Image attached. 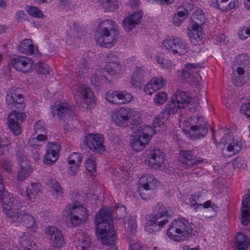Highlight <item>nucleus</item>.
<instances>
[{
	"label": "nucleus",
	"instance_id": "nucleus-53",
	"mask_svg": "<svg viewBox=\"0 0 250 250\" xmlns=\"http://www.w3.org/2000/svg\"><path fill=\"white\" fill-rule=\"evenodd\" d=\"M34 134L44 133V123L41 121L36 122L34 126Z\"/></svg>",
	"mask_w": 250,
	"mask_h": 250
},
{
	"label": "nucleus",
	"instance_id": "nucleus-24",
	"mask_svg": "<svg viewBox=\"0 0 250 250\" xmlns=\"http://www.w3.org/2000/svg\"><path fill=\"white\" fill-rule=\"evenodd\" d=\"M69 209H71L69 212L71 214L74 215H77L81 218L83 219V220H86L88 217V214L87 210L81 205L77 206L75 205H69L68 206Z\"/></svg>",
	"mask_w": 250,
	"mask_h": 250
},
{
	"label": "nucleus",
	"instance_id": "nucleus-46",
	"mask_svg": "<svg viewBox=\"0 0 250 250\" xmlns=\"http://www.w3.org/2000/svg\"><path fill=\"white\" fill-rule=\"evenodd\" d=\"M85 167L86 170L90 172L92 175H94L96 172V164L92 159L88 158L86 160Z\"/></svg>",
	"mask_w": 250,
	"mask_h": 250
},
{
	"label": "nucleus",
	"instance_id": "nucleus-30",
	"mask_svg": "<svg viewBox=\"0 0 250 250\" xmlns=\"http://www.w3.org/2000/svg\"><path fill=\"white\" fill-rule=\"evenodd\" d=\"M116 97V104H121L128 103L130 102L132 100V97L131 95L129 93H128L125 91H117Z\"/></svg>",
	"mask_w": 250,
	"mask_h": 250
},
{
	"label": "nucleus",
	"instance_id": "nucleus-5",
	"mask_svg": "<svg viewBox=\"0 0 250 250\" xmlns=\"http://www.w3.org/2000/svg\"><path fill=\"white\" fill-rule=\"evenodd\" d=\"M4 190L3 179L0 175V202H2L3 211L7 217L16 218L21 205L17 200L8 195Z\"/></svg>",
	"mask_w": 250,
	"mask_h": 250
},
{
	"label": "nucleus",
	"instance_id": "nucleus-25",
	"mask_svg": "<svg viewBox=\"0 0 250 250\" xmlns=\"http://www.w3.org/2000/svg\"><path fill=\"white\" fill-rule=\"evenodd\" d=\"M235 240L237 250H247L250 245L249 238L240 232L238 233Z\"/></svg>",
	"mask_w": 250,
	"mask_h": 250
},
{
	"label": "nucleus",
	"instance_id": "nucleus-10",
	"mask_svg": "<svg viewBox=\"0 0 250 250\" xmlns=\"http://www.w3.org/2000/svg\"><path fill=\"white\" fill-rule=\"evenodd\" d=\"M163 46L167 50H171L173 54L179 53L180 55L187 52V45L181 39H166L163 43Z\"/></svg>",
	"mask_w": 250,
	"mask_h": 250
},
{
	"label": "nucleus",
	"instance_id": "nucleus-31",
	"mask_svg": "<svg viewBox=\"0 0 250 250\" xmlns=\"http://www.w3.org/2000/svg\"><path fill=\"white\" fill-rule=\"evenodd\" d=\"M42 186L39 183H31L27 188L26 193L29 199H33L37 195L41 190Z\"/></svg>",
	"mask_w": 250,
	"mask_h": 250
},
{
	"label": "nucleus",
	"instance_id": "nucleus-57",
	"mask_svg": "<svg viewBox=\"0 0 250 250\" xmlns=\"http://www.w3.org/2000/svg\"><path fill=\"white\" fill-rule=\"evenodd\" d=\"M241 112L247 116L248 118H250V101L248 103L243 104L241 106Z\"/></svg>",
	"mask_w": 250,
	"mask_h": 250
},
{
	"label": "nucleus",
	"instance_id": "nucleus-54",
	"mask_svg": "<svg viewBox=\"0 0 250 250\" xmlns=\"http://www.w3.org/2000/svg\"><path fill=\"white\" fill-rule=\"evenodd\" d=\"M37 136L35 138H32L29 140L28 144L31 145L36 144L38 141H45L47 139V136L43 133H36Z\"/></svg>",
	"mask_w": 250,
	"mask_h": 250
},
{
	"label": "nucleus",
	"instance_id": "nucleus-35",
	"mask_svg": "<svg viewBox=\"0 0 250 250\" xmlns=\"http://www.w3.org/2000/svg\"><path fill=\"white\" fill-rule=\"evenodd\" d=\"M127 213L126 208L122 205L116 206L113 210V215L116 219H121L125 217Z\"/></svg>",
	"mask_w": 250,
	"mask_h": 250
},
{
	"label": "nucleus",
	"instance_id": "nucleus-22",
	"mask_svg": "<svg viewBox=\"0 0 250 250\" xmlns=\"http://www.w3.org/2000/svg\"><path fill=\"white\" fill-rule=\"evenodd\" d=\"M210 4L223 11H229L235 6V3L232 0H212Z\"/></svg>",
	"mask_w": 250,
	"mask_h": 250
},
{
	"label": "nucleus",
	"instance_id": "nucleus-33",
	"mask_svg": "<svg viewBox=\"0 0 250 250\" xmlns=\"http://www.w3.org/2000/svg\"><path fill=\"white\" fill-rule=\"evenodd\" d=\"M99 3L106 10L114 11L118 8L116 0H98Z\"/></svg>",
	"mask_w": 250,
	"mask_h": 250
},
{
	"label": "nucleus",
	"instance_id": "nucleus-11",
	"mask_svg": "<svg viewBox=\"0 0 250 250\" xmlns=\"http://www.w3.org/2000/svg\"><path fill=\"white\" fill-rule=\"evenodd\" d=\"M178 160L183 164L185 165L186 168L191 167L192 166L201 164L203 159L197 157L194 150H183L180 151Z\"/></svg>",
	"mask_w": 250,
	"mask_h": 250
},
{
	"label": "nucleus",
	"instance_id": "nucleus-7",
	"mask_svg": "<svg viewBox=\"0 0 250 250\" xmlns=\"http://www.w3.org/2000/svg\"><path fill=\"white\" fill-rule=\"evenodd\" d=\"M51 112L53 117L63 121L72 120L74 117L71 106L66 103H62L52 106Z\"/></svg>",
	"mask_w": 250,
	"mask_h": 250
},
{
	"label": "nucleus",
	"instance_id": "nucleus-18",
	"mask_svg": "<svg viewBox=\"0 0 250 250\" xmlns=\"http://www.w3.org/2000/svg\"><path fill=\"white\" fill-rule=\"evenodd\" d=\"M134 133L135 136H139L140 138L148 142L152 138L154 131V129L149 126L142 125L138 127Z\"/></svg>",
	"mask_w": 250,
	"mask_h": 250
},
{
	"label": "nucleus",
	"instance_id": "nucleus-34",
	"mask_svg": "<svg viewBox=\"0 0 250 250\" xmlns=\"http://www.w3.org/2000/svg\"><path fill=\"white\" fill-rule=\"evenodd\" d=\"M197 67V65L194 63L187 64L181 71V75L185 78H190L195 72V70ZM196 73H197L196 71Z\"/></svg>",
	"mask_w": 250,
	"mask_h": 250
},
{
	"label": "nucleus",
	"instance_id": "nucleus-47",
	"mask_svg": "<svg viewBox=\"0 0 250 250\" xmlns=\"http://www.w3.org/2000/svg\"><path fill=\"white\" fill-rule=\"evenodd\" d=\"M149 182H147L146 183L144 184L141 188L140 189V195L141 198L145 200H148L150 199L149 196H148L145 192H147L148 190L150 189L149 185L148 184Z\"/></svg>",
	"mask_w": 250,
	"mask_h": 250
},
{
	"label": "nucleus",
	"instance_id": "nucleus-48",
	"mask_svg": "<svg viewBox=\"0 0 250 250\" xmlns=\"http://www.w3.org/2000/svg\"><path fill=\"white\" fill-rule=\"evenodd\" d=\"M80 28L79 25L76 22H73L70 25V29L68 32V35L72 38H76L78 35Z\"/></svg>",
	"mask_w": 250,
	"mask_h": 250
},
{
	"label": "nucleus",
	"instance_id": "nucleus-15",
	"mask_svg": "<svg viewBox=\"0 0 250 250\" xmlns=\"http://www.w3.org/2000/svg\"><path fill=\"white\" fill-rule=\"evenodd\" d=\"M220 143L224 145H229L227 146V150L229 152L232 151L233 154L238 153L241 150L242 146L241 142H234L231 133L226 134L221 139Z\"/></svg>",
	"mask_w": 250,
	"mask_h": 250
},
{
	"label": "nucleus",
	"instance_id": "nucleus-27",
	"mask_svg": "<svg viewBox=\"0 0 250 250\" xmlns=\"http://www.w3.org/2000/svg\"><path fill=\"white\" fill-rule=\"evenodd\" d=\"M91 240L89 236L86 234H80L76 244L77 250H86L90 246Z\"/></svg>",
	"mask_w": 250,
	"mask_h": 250
},
{
	"label": "nucleus",
	"instance_id": "nucleus-3",
	"mask_svg": "<svg viewBox=\"0 0 250 250\" xmlns=\"http://www.w3.org/2000/svg\"><path fill=\"white\" fill-rule=\"evenodd\" d=\"M116 23L111 20H105L98 24L96 32L97 44L109 48L113 45L118 38Z\"/></svg>",
	"mask_w": 250,
	"mask_h": 250
},
{
	"label": "nucleus",
	"instance_id": "nucleus-23",
	"mask_svg": "<svg viewBox=\"0 0 250 250\" xmlns=\"http://www.w3.org/2000/svg\"><path fill=\"white\" fill-rule=\"evenodd\" d=\"M82 94L83 95V102L86 104L87 108L92 107L95 104V97L90 89L86 86H83Z\"/></svg>",
	"mask_w": 250,
	"mask_h": 250
},
{
	"label": "nucleus",
	"instance_id": "nucleus-20",
	"mask_svg": "<svg viewBox=\"0 0 250 250\" xmlns=\"http://www.w3.org/2000/svg\"><path fill=\"white\" fill-rule=\"evenodd\" d=\"M18 221L22 223L27 228H34L36 227V222L34 218L24 211L18 212V215L17 216Z\"/></svg>",
	"mask_w": 250,
	"mask_h": 250
},
{
	"label": "nucleus",
	"instance_id": "nucleus-49",
	"mask_svg": "<svg viewBox=\"0 0 250 250\" xmlns=\"http://www.w3.org/2000/svg\"><path fill=\"white\" fill-rule=\"evenodd\" d=\"M238 35L239 38L242 40L247 39L250 36V29L247 27H241L238 31Z\"/></svg>",
	"mask_w": 250,
	"mask_h": 250
},
{
	"label": "nucleus",
	"instance_id": "nucleus-36",
	"mask_svg": "<svg viewBox=\"0 0 250 250\" xmlns=\"http://www.w3.org/2000/svg\"><path fill=\"white\" fill-rule=\"evenodd\" d=\"M17 156L20 169L32 170L29 161L24 154L21 155L18 153Z\"/></svg>",
	"mask_w": 250,
	"mask_h": 250
},
{
	"label": "nucleus",
	"instance_id": "nucleus-13",
	"mask_svg": "<svg viewBox=\"0 0 250 250\" xmlns=\"http://www.w3.org/2000/svg\"><path fill=\"white\" fill-rule=\"evenodd\" d=\"M131 116L130 109L128 107H122L116 109L112 113V118L114 123L118 126H127Z\"/></svg>",
	"mask_w": 250,
	"mask_h": 250
},
{
	"label": "nucleus",
	"instance_id": "nucleus-58",
	"mask_svg": "<svg viewBox=\"0 0 250 250\" xmlns=\"http://www.w3.org/2000/svg\"><path fill=\"white\" fill-rule=\"evenodd\" d=\"M141 81L142 77L141 76H136V74H132L131 81L132 85L136 87H140Z\"/></svg>",
	"mask_w": 250,
	"mask_h": 250
},
{
	"label": "nucleus",
	"instance_id": "nucleus-26",
	"mask_svg": "<svg viewBox=\"0 0 250 250\" xmlns=\"http://www.w3.org/2000/svg\"><path fill=\"white\" fill-rule=\"evenodd\" d=\"M175 101L181 107H186L191 101V98L187 95L186 92L182 91H178L175 93Z\"/></svg>",
	"mask_w": 250,
	"mask_h": 250
},
{
	"label": "nucleus",
	"instance_id": "nucleus-45",
	"mask_svg": "<svg viewBox=\"0 0 250 250\" xmlns=\"http://www.w3.org/2000/svg\"><path fill=\"white\" fill-rule=\"evenodd\" d=\"M155 211L157 212L156 214L161 215V218L167 219V217L169 216V213L165 209L163 204L158 202L157 204L156 207L155 208Z\"/></svg>",
	"mask_w": 250,
	"mask_h": 250
},
{
	"label": "nucleus",
	"instance_id": "nucleus-64",
	"mask_svg": "<svg viewBox=\"0 0 250 250\" xmlns=\"http://www.w3.org/2000/svg\"><path fill=\"white\" fill-rule=\"evenodd\" d=\"M129 250H146L145 248L140 243L130 245Z\"/></svg>",
	"mask_w": 250,
	"mask_h": 250
},
{
	"label": "nucleus",
	"instance_id": "nucleus-16",
	"mask_svg": "<svg viewBox=\"0 0 250 250\" xmlns=\"http://www.w3.org/2000/svg\"><path fill=\"white\" fill-rule=\"evenodd\" d=\"M166 84V80L162 77H155L146 84L144 91L146 94L151 95L155 91L163 88Z\"/></svg>",
	"mask_w": 250,
	"mask_h": 250
},
{
	"label": "nucleus",
	"instance_id": "nucleus-63",
	"mask_svg": "<svg viewBox=\"0 0 250 250\" xmlns=\"http://www.w3.org/2000/svg\"><path fill=\"white\" fill-rule=\"evenodd\" d=\"M249 203H250V198L246 196L242 200L241 209H250V206L249 205Z\"/></svg>",
	"mask_w": 250,
	"mask_h": 250
},
{
	"label": "nucleus",
	"instance_id": "nucleus-6",
	"mask_svg": "<svg viewBox=\"0 0 250 250\" xmlns=\"http://www.w3.org/2000/svg\"><path fill=\"white\" fill-rule=\"evenodd\" d=\"M104 137L101 134H89L84 139L83 145L87 146L93 151L102 153L105 151L103 145Z\"/></svg>",
	"mask_w": 250,
	"mask_h": 250
},
{
	"label": "nucleus",
	"instance_id": "nucleus-4",
	"mask_svg": "<svg viewBox=\"0 0 250 250\" xmlns=\"http://www.w3.org/2000/svg\"><path fill=\"white\" fill-rule=\"evenodd\" d=\"M192 228L188 221L181 218L173 221L167 230L168 237L174 241L180 242L187 240L191 236Z\"/></svg>",
	"mask_w": 250,
	"mask_h": 250
},
{
	"label": "nucleus",
	"instance_id": "nucleus-17",
	"mask_svg": "<svg viewBox=\"0 0 250 250\" xmlns=\"http://www.w3.org/2000/svg\"><path fill=\"white\" fill-rule=\"evenodd\" d=\"M143 14L142 12H134L130 16L125 18L122 23L125 30L130 31L141 22Z\"/></svg>",
	"mask_w": 250,
	"mask_h": 250
},
{
	"label": "nucleus",
	"instance_id": "nucleus-44",
	"mask_svg": "<svg viewBox=\"0 0 250 250\" xmlns=\"http://www.w3.org/2000/svg\"><path fill=\"white\" fill-rule=\"evenodd\" d=\"M241 223L244 226L250 223V209H241Z\"/></svg>",
	"mask_w": 250,
	"mask_h": 250
},
{
	"label": "nucleus",
	"instance_id": "nucleus-14",
	"mask_svg": "<svg viewBox=\"0 0 250 250\" xmlns=\"http://www.w3.org/2000/svg\"><path fill=\"white\" fill-rule=\"evenodd\" d=\"M165 153L157 147H154L150 150L149 154V166L152 168L157 169L162 166L164 162Z\"/></svg>",
	"mask_w": 250,
	"mask_h": 250
},
{
	"label": "nucleus",
	"instance_id": "nucleus-19",
	"mask_svg": "<svg viewBox=\"0 0 250 250\" xmlns=\"http://www.w3.org/2000/svg\"><path fill=\"white\" fill-rule=\"evenodd\" d=\"M189 134L193 139H199L203 138L207 134L208 127L207 124L204 123L203 125L199 124L190 126L188 130Z\"/></svg>",
	"mask_w": 250,
	"mask_h": 250
},
{
	"label": "nucleus",
	"instance_id": "nucleus-51",
	"mask_svg": "<svg viewBox=\"0 0 250 250\" xmlns=\"http://www.w3.org/2000/svg\"><path fill=\"white\" fill-rule=\"evenodd\" d=\"M116 94L117 91L109 90L105 94V98L109 103L116 104V103H117Z\"/></svg>",
	"mask_w": 250,
	"mask_h": 250
},
{
	"label": "nucleus",
	"instance_id": "nucleus-41",
	"mask_svg": "<svg viewBox=\"0 0 250 250\" xmlns=\"http://www.w3.org/2000/svg\"><path fill=\"white\" fill-rule=\"evenodd\" d=\"M26 10L28 14L35 18H42L44 16L42 11L35 6H28Z\"/></svg>",
	"mask_w": 250,
	"mask_h": 250
},
{
	"label": "nucleus",
	"instance_id": "nucleus-32",
	"mask_svg": "<svg viewBox=\"0 0 250 250\" xmlns=\"http://www.w3.org/2000/svg\"><path fill=\"white\" fill-rule=\"evenodd\" d=\"M202 27L192 26L191 29H188V35L190 40L193 39L197 42L201 41L202 37Z\"/></svg>",
	"mask_w": 250,
	"mask_h": 250
},
{
	"label": "nucleus",
	"instance_id": "nucleus-40",
	"mask_svg": "<svg viewBox=\"0 0 250 250\" xmlns=\"http://www.w3.org/2000/svg\"><path fill=\"white\" fill-rule=\"evenodd\" d=\"M88 60L85 58L81 60L78 64V73L80 76L83 75L84 73H86L89 68Z\"/></svg>",
	"mask_w": 250,
	"mask_h": 250
},
{
	"label": "nucleus",
	"instance_id": "nucleus-37",
	"mask_svg": "<svg viewBox=\"0 0 250 250\" xmlns=\"http://www.w3.org/2000/svg\"><path fill=\"white\" fill-rule=\"evenodd\" d=\"M182 107L177 104L175 100L173 99L171 102L167 103L165 109V111L167 112L168 114L171 115L177 113L178 109Z\"/></svg>",
	"mask_w": 250,
	"mask_h": 250
},
{
	"label": "nucleus",
	"instance_id": "nucleus-39",
	"mask_svg": "<svg viewBox=\"0 0 250 250\" xmlns=\"http://www.w3.org/2000/svg\"><path fill=\"white\" fill-rule=\"evenodd\" d=\"M67 218L71 223L70 227H77L81 224L84 223L86 220H83V218L79 217L77 215H74L70 213L67 214Z\"/></svg>",
	"mask_w": 250,
	"mask_h": 250
},
{
	"label": "nucleus",
	"instance_id": "nucleus-55",
	"mask_svg": "<svg viewBox=\"0 0 250 250\" xmlns=\"http://www.w3.org/2000/svg\"><path fill=\"white\" fill-rule=\"evenodd\" d=\"M3 169L8 173H10L11 171L12 166L13 163L9 159H6L1 164Z\"/></svg>",
	"mask_w": 250,
	"mask_h": 250
},
{
	"label": "nucleus",
	"instance_id": "nucleus-59",
	"mask_svg": "<svg viewBox=\"0 0 250 250\" xmlns=\"http://www.w3.org/2000/svg\"><path fill=\"white\" fill-rule=\"evenodd\" d=\"M248 56L246 54H239L237 58V63L240 65L247 64V62L248 61Z\"/></svg>",
	"mask_w": 250,
	"mask_h": 250
},
{
	"label": "nucleus",
	"instance_id": "nucleus-56",
	"mask_svg": "<svg viewBox=\"0 0 250 250\" xmlns=\"http://www.w3.org/2000/svg\"><path fill=\"white\" fill-rule=\"evenodd\" d=\"M20 243L21 250L30 249V247H32V242L26 238H20Z\"/></svg>",
	"mask_w": 250,
	"mask_h": 250
},
{
	"label": "nucleus",
	"instance_id": "nucleus-29",
	"mask_svg": "<svg viewBox=\"0 0 250 250\" xmlns=\"http://www.w3.org/2000/svg\"><path fill=\"white\" fill-rule=\"evenodd\" d=\"M134 137L135 138L130 141V145L132 148L137 152L142 150L148 142L145 140H142V138H140L139 136L134 135Z\"/></svg>",
	"mask_w": 250,
	"mask_h": 250
},
{
	"label": "nucleus",
	"instance_id": "nucleus-21",
	"mask_svg": "<svg viewBox=\"0 0 250 250\" xmlns=\"http://www.w3.org/2000/svg\"><path fill=\"white\" fill-rule=\"evenodd\" d=\"M18 50L26 55L33 54L37 51L31 39H26L21 42L18 46Z\"/></svg>",
	"mask_w": 250,
	"mask_h": 250
},
{
	"label": "nucleus",
	"instance_id": "nucleus-8",
	"mask_svg": "<svg viewBox=\"0 0 250 250\" xmlns=\"http://www.w3.org/2000/svg\"><path fill=\"white\" fill-rule=\"evenodd\" d=\"M13 66L18 71L27 73L34 69V62L24 56H14L11 59Z\"/></svg>",
	"mask_w": 250,
	"mask_h": 250
},
{
	"label": "nucleus",
	"instance_id": "nucleus-52",
	"mask_svg": "<svg viewBox=\"0 0 250 250\" xmlns=\"http://www.w3.org/2000/svg\"><path fill=\"white\" fill-rule=\"evenodd\" d=\"M32 170L20 169L17 175V180L23 181L26 179L31 173Z\"/></svg>",
	"mask_w": 250,
	"mask_h": 250
},
{
	"label": "nucleus",
	"instance_id": "nucleus-42",
	"mask_svg": "<svg viewBox=\"0 0 250 250\" xmlns=\"http://www.w3.org/2000/svg\"><path fill=\"white\" fill-rule=\"evenodd\" d=\"M167 98V94L165 92L160 91L156 93L154 101L157 105H161L166 102Z\"/></svg>",
	"mask_w": 250,
	"mask_h": 250
},
{
	"label": "nucleus",
	"instance_id": "nucleus-28",
	"mask_svg": "<svg viewBox=\"0 0 250 250\" xmlns=\"http://www.w3.org/2000/svg\"><path fill=\"white\" fill-rule=\"evenodd\" d=\"M202 10L195 11L190 16V19L192 21V26L201 27L205 21V17L202 14Z\"/></svg>",
	"mask_w": 250,
	"mask_h": 250
},
{
	"label": "nucleus",
	"instance_id": "nucleus-50",
	"mask_svg": "<svg viewBox=\"0 0 250 250\" xmlns=\"http://www.w3.org/2000/svg\"><path fill=\"white\" fill-rule=\"evenodd\" d=\"M37 71L40 74H45L49 72V66L43 62H39L36 65Z\"/></svg>",
	"mask_w": 250,
	"mask_h": 250
},
{
	"label": "nucleus",
	"instance_id": "nucleus-60",
	"mask_svg": "<svg viewBox=\"0 0 250 250\" xmlns=\"http://www.w3.org/2000/svg\"><path fill=\"white\" fill-rule=\"evenodd\" d=\"M48 148H47V150H49L51 151H53L54 152H56L57 153H58L59 151L60 150V146L55 143H50L48 144Z\"/></svg>",
	"mask_w": 250,
	"mask_h": 250
},
{
	"label": "nucleus",
	"instance_id": "nucleus-9",
	"mask_svg": "<svg viewBox=\"0 0 250 250\" xmlns=\"http://www.w3.org/2000/svg\"><path fill=\"white\" fill-rule=\"evenodd\" d=\"M160 214L148 216L145 224V230L149 233L158 231L168 222L167 219H162Z\"/></svg>",
	"mask_w": 250,
	"mask_h": 250
},
{
	"label": "nucleus",
	"instance_id": "nucleus-2",
	"mask_svg": "<svg viewBox=\"0 0 250 250\" xmlns=\"http://www.w3.org/2000/svg\"><path fill=\"white\" fill-rule=\"evenodd\" d=\"M113 219V209L104 207L96 214L95 218L96 231L101 235L103 244H111L116 240L117 236L110 222Z\"/></svg>",
	"mask_w": 250,
	"mask_h": 250
},
{
	"label": "nucleus",
	"instance_id": "nucleus-61",
	"mask_svg": "<svg viewBox=\"0 0 250 250\" xmlns=\"http://www.w3.org/2000/svg\"><path fill=\"white\" fill-rule=\"evenodd\" d=\"M11 144V141L7 137H2L0 136V147L8 146Z\"/></svg>",
	"mask_w": 250,
	"mask_h": 250
},
{
	"label": "nucleus",
	"instance_id": "nucleus-12",
	"mask_svg": "<svg viewBox=\"0 0 250 250\" xmlns=\"http://www.w3.org/2000/svg\"><path fill=\"white\" fill-rule=\"evenodd\" d=\"M46 238L56 248H61L64 243V239L61 231L57 228L50 227L46 229Z\"/></svg>",
	"mask_w": 250,
	"mask_h": 250
},
{
	"label": "nucleus",
	"instance_id": "nucleus-43",
	"mask_svg": "<svg viewBox=\"0 0 250 250\" xmlns=\"http://www.w3.org/2000/svg\"><path fill=\"white\" fill-rule=\"evenodd\" d=\"M28 145L30 147L29 149L31 152V156L36 161H38L40 159L39 153L40 145L38 144H34L31 145V144H29Z\"/></svg>",
	"mask_w": 250,
	"mask_h": 250
},
{
	"label": "nucleus",
	"instance_id": "nucleus-1",
	"mask_svg": "<svg viewBox=\"0 0 250 250\" xmlns=\"http://www.w3.org/2000/svg\"><path fill=\"white\" fill-rule=\"evenodd\" d=\"M21 89L13 87L9 90L5 98L6 104L12 109L8 114L7 125L9 129L15 136L22 133L21 124L26 120V116L21 112L25 107L23 96L21 93Z\"/></svg>",
	"mask_w": 250,
	"mask_h": 250
},
{
	"label": "nucleus",
	"instance_id": "nucleus-38",
	"mask_svg": "<svg viewBox=\"0 0 250 250\" xmlns=\"http://www.w3.org/2000/svg\"><path fill=\"white\" fill-rule=\"evenodd\" d=\"M58 153L51 151L49 150H46V153L44 156V163L45 164L52 165L57 160Z\"/></svg>",
	"mask_w": 250,
	"mask_h": 250
},
{
	"label": "nucleus",
	"instance_id": "nucleus-62",
	"mask_svg": "<svg viewBox=\"0 0 250 250\" xmlns=\"http://www.w3.org/2000/svg\"><path fill=\"white\" fill-rule=\"evenodd\" d=\"M128 229H130V231L133 232L137 226L135 219L133 217H130L128 220Z\"/></svg>",
	"mask_w": 250,
	"mask_h": 250
}]
</instances>
